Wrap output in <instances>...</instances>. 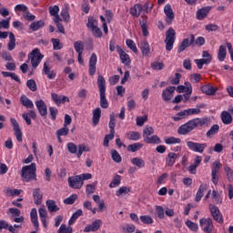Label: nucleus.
I'll use <instances>...</instances> for the list:
<instances>
[{
	"label": "nucleus",
	"instance_id": "1",
	"mask_svg": "<svg viewBox=\"0 0 233 233\" xmlns=\"http://www.w3.org/2000/svg\"><path fill=\"white\" fill-rule=\"evenodd\" d=\"M198 127H210V118L208 117H203V118H193L189 121H187V123L181 125L178 128H177V134H179V136H187V134H190V132H192V130H196V128H198Z\"/></svg>",
	"mask_w": 233,
	"mask_h": 233
},
{
	"label": "nucleus",
	"instance_id": "2",
	"mask_svg": "<svg viewBox=\"0 0 233 233\" xmlns=\"http://www.w3.org/2000/svg\"><path fill=\"white\" fill-rule=\"evenodd\" d=\"M35 163L23 167L21 173L23 181L25 183H30V181H37V175L35 174Z\"/></svg>",
	"mask_w": 233,
	"mask_h": 233
},
{
	"label": "nucleus",
	"instance_id": "3",
	"mask_svg": "<svg viewBox=\"0 0 233 233\" xmlns=\"http://www.w3.org/2000/svg\"><path fill=\"white\" fill-rule=\"evenodd\" d=\"M97 85L100 92V106L101 108H108V100H106V80L101 75L97 77Z\"/></svg>",
	"mask_w": 233,
	"mask_h": 233
},
{
	"label": "nucleus",
	"instance_id": "4",
	"mask_svg": "<svg viewBox=\"0 0 233 233\" xmlns=\"http://www.w3.org/2000/svg\"><path fill=\"white\" fill-rule=\"evenodd\" d=\"M164 43L166 44V50H167V52H170L172 48H174V43H176V30H174V28L170 27L166 32Z\"/></svg>",
	"mask_w": 233,
	"mask_h": 233
},
{
	"label": "nucleus",
	"instance_id": "5",
	"mask_svg": "<svg viewBox=\"0 0 233 233\" xmlns=\"http://www.w3.org/2000/svg\"><path fill=\"white\" fill-rule=\"evenodd\" d=\"M200 228L205 233L214 232V221L210 218H203L199 220Z\"/></svg>",
	"mask_w": 233,
	"mask_h": 233
},
{
	"label": "nucleus",
	"instance_id": "6",
	"mask_svg": "<svg viewBox=\"0 0 233 233\" xmlns=\"http://www.w3.org/2000/svg\"><path fill=\"white\" fill-rule=\"evenodd\" d=\"M7 215L10 217V219L15 223H24L25 218L21 216V210L15 208H10L7 210Z\"/></svg>",
	"mask_w": 233,
	"mask_h": 233
},
{
	"label": "nucleus",
	"instance_id": "7",
	"mask_svg": "<svg viewBox=\"0 0 233 233\" xmlns=\"http://www.w3.org/2000/svg\"><path fill=\"white\" fill-rule=\"evenodd\" d=\"M9 35V42L7 44V49L9 52H12V50H15V35L12 32H2L0 31V39H6Z\"/></svg>",
	"mask_w": 233,
	"mask_h": 233
},
{
	"label": "nucleus",
	"instance_id": "8",
	"mask_svg": "<svg viewBox=\"0 0 233 233\" xmlns=\"http://www.w3.org/2000/svg\"><path fill=\"white\" fill-rule=\"evenodd\" d=\"M221 167H223V165H221L219 163V161L216 160L211 167V180L212 183H214L215 185H218V183L219 182V170L221 169Z\"/></svg>",
	"mask_w": 233,
	"mask_h": 233
},
{
	"label": "nucleus",
	"instance_id": "9",
	"mask_svg": "<svg viewBox=\"0 0 233 233\" xmlns=\"http://www.w3.org/2000/svg\"><path fill=\"white\" fill-rule=\"evenodd\" d=\"M209 212L215 221L217 223H223V214H221V211L219 210V208L214 204L208 205Z\"/></svg>",
	"mask_w": 233,
	"mask_h": 233
},
{
	"label": "nucleus",
	"instance_id": "10",
	"mask_svg": "<svg viewBox=\"0 0 233 233\" xmlns=\"http://www.w3.org/2000/svg\"><path fill=\"white\" fill-rule=\"evenodd\" d=\"M29 58L31 59L33 68H37L39 63H41V60L43 59V55L39 52V49H34L31 52Z\"/></svg>",
	"mask_w": 233,
	"mask_h": 233
},
{
	"label": "nucleus",
	"instance_id": "11",
	"mask_svg": "<svg viewBox=\"0 0 233 233\" xmlns=\"http://www.w3.org/2000/svg\"><path fill=\"white\" fill-rule=\"evenodd\" d=\"M187 147L189 150H192L193 152H198L199 154H203L205 152V148H207L206 143H198V142H192L188 141L187 142Z\"/></svg>",
	"mask_w": 233,
	"mask_h": 233
},
{
	"label": "nucleus",
	"instance_id": "12",
	"mask_svg": "<svg viewBox=\"0 0 233 233\" xmlns=\"http://www.w3.org/2000/svg\"><path fill=\"white\" fill-rule=\"evenodd\" d=\"M195 39L196 37L194 35H189L187 38H184L178 46V54L185 52L188 46H192V45H194Z\"/></svg>",
	"mask_w": 233,
	"mask_h": 233
},
{
	"label": "nucleus",
	"instance_id": "13",
	"mask_svg": "<svg viewBox=\"0 0 233 233\" xmlns=\"http://www.w3.org/2000/svg\"><path fill=\"white\" fill-rule=\"evenodd\" d=\"M10 121L13 126V130L15 132L16 140L18 141V143H21L23 141V132L21 131V127H19V123H17V120H15V118H11Z\"/></svg>",
	"mask_w": 233,
	"mask_h": 233
},
{
	"label": "nucleus",
	"instance_id": "14",
	"mask_svg": "<svg viewBox=\"0 0 233 233\" xmlns=\"http://www.w3.org/2000/svg\"><path fill=\"white\" fill-rule=\"evenodd\" d=\"M164 13L166 15V23L167 25H171L174 21L176 15H174V10H172V6L170 4H167L164 7Z\"/></svg>",
	"mask_w": 233,
	"mask_h": 233
},
{
	"label": "nucleus",
	"instance_id": "15",
	"mask_svg": "<svg viewBox=\"0 0 233 233\" xmlns=\"http://www.w3.org/2000/svg\"><path fill=\"white\" fill-rule=\"evenodd\" d=\"M68 185L71 188H82L84 182L79 176L68 177Z\"/></svg>",
	"mask_w": 233,
	"mask_h": 233
},
{
	"label": "nucleus",
	"instance_id": "16",
	"mask_svg": "<svg viewBox=\"0 0 233 233\" xmlns=\"http://www.w3.org/2000/svg\"><path fill=\"white\" fill-rule=\"evenodd\" d=\"M51 97H52L54 103L57 106H59L61 105V103L63 105H65L66 102L70 103V98H68V96H66L57 95L56 93H51Z\"/></svg>",
	"mask_w": 233,
	"mask_h": 233
},
{
	"label": "nucleus",
	"instance_id": "17",
	"mask_svg": "<svg viewBox=\"0 0 233 233\" xmlns=\"http://www.w3.org/2000/svg\"><path fill=\"white\" fill-rule=\"evenodd\" d=\"M174 92H176V86H168L165 90L162 91V98L166 103L168 101H172V97H174Z\"/></svg>",
	"mask_w": 233,
	"mask_h": 233
},
{
	"label": "nucleus",
	"instance_id": "18",
	"mask_svg": "<svg viewBox=\"0 0 233 233\" xmlns=\"http://www.w3.org/2000/svg\"><path fill=\"white\" fill-rule=\"evenodd\" d=\"M102 224H103V221H101V219H96L93 221L92 224L87 225L85 228L84 232H97V230L101 228Z\"/></svg>",
	"mask_w": 233,
	"mask_h": 233
},
{
	"label": "nucleus",
	"instance_id": "19",
	"mask_svg": "<svg viewBox=\"0 0 233 233\" xmlns=\"http://www.w3.org/2000/svg\"><path fill=\"white\" fill-rule=\"evenodd\" d=\"M116 52L122 63L128 66L130 65V56H128V54H127L119 46H116Z\"/></svg>",
	"mask_w": 233,
	"mask_h": 233
},
{
	"label": "nucleus",
	"instance_id": "20",
	"mask_svg": "<svg viewBox=\"0 0 233 233\" xmlns=\"http://www.w3.org/2000/svg\"><path fill=\"white\" fill-rule=\"evenodd\" d=\"M96 65H97V55L92 53L89 58V76L96 74Z\"/></svg>",
	"mask_w": 233,
	"mask_h": 233
},
{
	"label": "nucleus",
	"instance_id": "21",
	"mask_svg": "<svg viewBox=\"0 0 233 233\" xmlns=\"http://www.w3.org/2000/svg\"><path fill=\"white\" fill-rule=\"evenodd\" d=\"M210 10H212V6H205L197 11V19L198 21H203L207 15L210 13Z\"/></svg>",
	"mask_w": 233,
	"mask_h": 233
},
{
	"label": "nucleus",
	"instance_id": "22",
	"mask_svg": "<svg viewBox=\"0 0 233 233\" xmlns=\"http://www.w3.org/2000/svg\"><path fill=\"white\" fill-rule=\"evenodd\" d=\"M35 106L43 117L48 114L47 108H46V104L43 100H37L35 101Z\"/></svg>",
	"mask_w": 233,
	"mask_h": 233
},
{
	"label": "nucleus",
	"instance_id": "23",
	"mask_svg": "<svg viewBox=\"0 0 233 233\" xmlns=\"http://www.w3.org/2000/svg\"><path fill=\"white\" fill-rule=\"evenodd\" d=\"M180 154H176L174 152L168 153L167 157H166L167 167H174V165L176 164V159H177V157H180Z\"/></svg>",
	"mask_w": 233,
	"mask_h": 233
},
{
	"label": "nucleus",
	"instance_id": "24",
	"mask_svg": "<svg viewBox=\"0 0 233 233\" xmlns=\"http://www.w3.org/2000/svg\"><path fill=\"white\" fill-rule=\"evenodd\" d=\"M200 89L207 96H216V92H218V87H214L212 85L202 86Z\"/></svg>",
	"mask_w": 233,
	"mask_h": 233
},
{
	"label": "nucleus",
	"instance_id": "25",
	"mask_svg": "<svg viewBox=\"0 0 233 233\" xmlns=\"http://www.w3.org/2000/svg\"><path fill=\"white\" fill-rule=\"evenodd\" d=\"M140 50L142 52V56L148 57V56H150V44H148L147 40H143L140 43Z\"/></svg>",
	"mask_w": 233,
	"mask_h": 233
},
{
	"label": "nucleus",
	"instance_id": "26",
	"mask_svg": "<svg viewBox=\"0 0 233 233\" xmlns=\"http://www.w3.org/2000/svg\"><path fill=\"white\" fill-rule=\"evenodd\" d=\"M33 199L35 205H41V203H43V194L41 193V189L39 188L34 189Z\"/></svg>",
	"mask_w": 233,
	"mask_h": 233
},
{
	"label": "nucleus",
	"instance_id": "27",
	"mask_svg": "<svg viewBox=\"0 0 233 233\" xmlns=\"http://www.w3.org/2000/svg\"><path fill=\"white\" fill-rule=\"evenodd\" d=\"M43 74H45V76H46L49 79H56V71L51 70L46 62L44 64Z\"/></svg>",
	"mask_w": 233,
	"mask_h": 233
},
{
	"label": "nucleus",
	"instance_id": "28",
	"mask_svg": "<svg viewBox=\"0 0 233 233\" xmlns=\"http://www.w3.org/2000/svg\"><path fill=\"white\" fill-rule=\"evenodd\" d=\"M141 12H143V5H141V4H136L130 8V14L131 15H134V17H139Z\"/></svg>",
	"mask_w": 233,
	"mask_h": 233
},
{
	"label": "nucleus",
	"instance_id": "29",
	"mask_svg": "<svg viewBox=\"0 0 233 233\" xmlns=\"http://www.w3.org/2000/svg\"><path fill=\"white\" fill-rule=\"evenodd\" d=\"M99 119H101V108L97 107L93 110V125L94 127L99 125Z\"/></svg>",
	"mask_w": 233,
	"mask_h": 233
},
{
	"label": "nucleus",
	"instance_id": "30",
	"mask_svg": "<svg viewBox=\"0 0 233 233\" xmlns=\"http://www.w3.org/2000/svg\"><path fill=\"white\" fill-rule=\"evenodd\" d=\"M145 143H147L149 145H160L161 138L157 137V135H154L151 137H147V138H144Z\"/></svg>",
	"mask_w": 233,
	"mask_h": 233
},
{
	"label": "nucleus",
	"instance_id": "31",
	"mask_svg": "<svg viewBox=\"0 0 233 233\" xmlns=\"http://www.w3.org/2000/svg\"><path fill=\"white\" fill-rule=\"evenodd\" d=\"M206 190H207V185H205V184L200 185V187L197 192L196 198H195V201L197 203H199V201H201V198H203V196H205Z\"/></svg>",
	"mask_w": 233,
	"mask_h": 233
},
{
	"label": "nucleus",
	"instance_id": "32",
	"mask_svg": "<svg viewBox=\"0 0 233 233\" xmlns=\"http://www.w3.org/2000/svg\"><path fill=\"white\" fill-rule=\"evenodd\" d=\"M20 102L25 108H34V102L25 95L20 97Z\"/></svg>",
	"mask_w": 233,
	"mask_h": 233
},
{
	"label": "nucleus",
	"instance_id": "33",
	"mask_svg": "<svg viewBox=\"0 0 233 233\" xmlns=\"http://www.w3.org/2000/svg\"><path fill=\"white\" fill-rule=\"evenodd\" d=\"M31 221L36 230H39V221H37V209L33 208L30 213Z\"/></svg>",
	"mask_w": 233,
	"mask_h": 233
},
{
	"label": "nucleus",
	"instance_id": "34",
	"mask_svg": "<svg viewBox=\"0 0 233 233\" xmlns=\"http://www.w3.org/2000/svg\"><path fill=\"white\" fill-rule=\"evenodd\" d=\"M227 57V47L225 46H220L218 52V59L220 62L225 61Z\"/></svg>",
	"mask_w": 233,
	"mask_h": 233
},
{
	"label": "nucleus",
	"instance_id": "35",
	"mask_svg": "<svg viewBox=\"0 0 233 233\" xmlns=\"http://www.w3.org/2000/svg\"><path fill=\"white\" fill-rule=\"evenodd\" d=\"M221 120H222V123H224V125H230V123H232L233 121L232 116L229 115V113L227 111H223L221 113Z\"/></svg>",
	"mask_w": 233,
	"mask_h": 233
},
{
	"label": "nucleus",
	"instance_id": "36",
	"mask_svg": "<svg viewBox=\"0 0 233 233\" xmlns=\"http://www.w3.org/2000/svg\"><path fill=\"white\" fill-rule=\"evenodd\" d=\"M127 137L131 141H137L141 138V134L137 131H130L127 134Z\"/></svg>",
	"mask_w": 233,
	"mask_h": 233
},
{
	"label": "nucleus",
	"instance_id": "37",
	"mask_svg": "<svg viewBox=\"0 0 233 233\" xmlns=\"http://www.w3.org/2000/svg\"><path fill=\"white\" fill-rule=\"evenodd\" d=\"M188 110L185 109L183 111H180L176 115V116H173L174 121H181V119H185V117H188Z\"/></svg>",
	"mask_w": 233,
	"mask_h": 233
},
{
	"label": "nucleus",
	"instance_id": "38",
	"mask_svg": "<svg viewBox=\"0 0 233 233\" xmlns=\"http://www.w3.org/2000/svg\"><path fill=\"white\" fill-rule=\"evenodd\" d=\"M46 207L49 212H57L59 210V207H57V205L56 204V201L54 200H47Z\"/></svg>",
	"mask_w": 233,
	"mask_h": 233
},
{
	"label": "nucleus",
	"instance_id": "39",
	"mask_svg": "<svg viewBox=\"0 0 233 233\" xmlns=\"http://www.w3.org/2000/svg\"><path fill=\"white\" fill-rule=\"evenodd\" d=\"M45 26V22L43 21H37V22H33L30 25L29 28L33 30V32H37L40 28H43Z\"/></svg>",
	"mask_w": 233,
	"mask_h": 233
},
{
	"label": "nucleus",
	"instance_id": "40",
	"mask_svg": "<svg viewBox=\"0 0 233 233\" xmlns=\"http://www.w3.org/2000/svg\"><path fill=\"white\" fill-rule=\"evenodd\" d=\"M132 165L137 167L138 168H143L145 167V160L140 157H134L131 159Z\"/></svg>",
	"mask_w": 233,
	"mask_h": 233
},
{
	"label": "nucleus",
	"instance_id": "41",
	"mask_svg": "<svg viewBox=\"0 0 233 233\" xmlns=\"http://www.w3.org/2000/svg\"><path fill=\"white\" fill-rule=\"evenodd\" d=\"M142 21H140L142 34L144 37H147V35H148V28L147 26V16H142Z\"/></svg>",
	"mask_w": 233,
	"mask_h": 233
},
{
	"label": "nucleus",
	"instance_id": "42",
	"mask_svg": "<svg viewBox=\"0 0 233 233\" xmlns=\"http://www.w3.org/2000/svg\"><path fill=\"white\" fill-rule=\"evenodd\" d=\"M80 216H83V210L78 209L72 215L71 218L68 221V225H74V223H76V220L80 218Z\"/></svg>",
	"mask_w": 233,
	"mask_h": 233
},
{
	"label": "nucleus",
	"instance_id": "43",
	"mask_svg": "<svg viewBox=\"0 0 233 233\" xmlns=\"http://www.w3.org/2000/svg\"><path fill=\"white\" fill-rule=\"evenodd\" d=\"M74 48L77 54H83V52H85V45L82 41L75 42Z\"/></svg>",
	"mask_w": 233,
	"mask_h": 233
},
{
	"label": "nucleus",
	"instance_id": "44",
	"mask_svg": "<svg viewBox=\"0 0 233 233\" xmlns=\"http://www.w3.org/2000/svg\"><path fill=\"white\" fill-rule=\"evenodd\" d=\"M165 143L166 145H177L181 143V138H177L175 137H166Z\"/></svg>",
	"mask_w": 233,
	"mask_h": 233
},
{
	"label": "nucleus",
	"instance_id": "45",
	"mask_svg": "<svg viewBox=\"0 0 233 233\" xmlns=\"http://www.w3.org/2000/svg\"><path fill=\"white\" fill-rule=\"evenodd\" d=\"M154 134V127L150 126H147L143 130V137L144 139H147V137H150Z\"/></svg>",
	"mask_w": 233,
	"mask_h": 233
},
{
	"label": "nucleus",
	"instance_id": "46",
	"mask_svg": "<svg viewBox=\"0 0 233 233\" xmlns=\"http://www.w3.org/2000/svg\"><path fill=\"white\" fill-rule=\"evenodd\" d=\"M86 26L89 30L93 31L95 28H97V20L94 19V17H89Z\"/></svg>",
	"mask_w": 233,
	"mask_h": 233
},
{
	"label": "nucleus",
	"instance_id": "47",
	"mask_svg": "<svg viewBox=\"0 0 233 233\" xmlns=\"http://www.w3.org/2000/svg\"><path fill=\"white\" fill-rule=\"evenodd\" d=\"M140 148H143V144L141 143H135L127 146V150L129 152H137V150H140Z\"/></svg>",
	"mask_w": 233,
	"mask_h": 233
},
{
	"label": "nucleus",
	"instance_id": "48",
	"mask_svg": "<svg viewBox=\"0 0 233 233\" xmlns=\"http://www.w3.org/2000/svg\"><path fill=\"white\" fill-rule=\"evenodd\" d=\"M121 185V176L116 175L114 180L109 184L110 188H116V187H119Z\"/></svg>",
	"mask_w": 233,
	"mask_h": 233
},
{
	"label": "nucleus",
	"instance_id": "49",
	"mask_svg": "<svg viewBox=\"0 0 233 233\" xmlns=\"http://www.w3.org/2000/svg\"><path fill=\"white\" fill-rule=\"evenodd\" d=\"M140 221L144 223V225H152V223H154V219L148 215L140 216Z\"/></svg>",
	"mask_w": 233,
	"mask_h": 233
},
{
	"label": "nucleus",
	"instance_id": "50",
	"mask_svg": "<svg viewBox=\"0 0 233 233\" xmlns=\"http://www.w3.org/2000/svg\"><path fill=\"white\" fill-rule=\"evenodd\" d=\"M219 132V126L218 125H214L208 132H207V137H212V136H216Z\"/></svg>",
	"mask_w": 233,
	"mask_h": 233
},
{
	"label": "nucleus",
	"instance_id": "51",
	"mask_svg": "<svg viewBox=\"0 0 233 233\" xmlns=\"http://www.w3.org/2000/svg\"><path fill=\"white\" fill-rule=\"evenodd\" d=\"M0 57H2L4 61H14L12 55L8 51L3 50L2 52H0Z\"/></svg>",
	"mask_w": 233,
	"mask_h": 233
},
{
	"label": "nucleus",
	"instance_id": "52",
	"mask_svg": "<svg viewBox=\"0 0 233 233\" xmlns=\"http://www.w3.org/2000/svg\"><path fill=\"white\" fill-rule=\"evenodd\" d=\"M96 187H97V181H95L92 184H88L86 188V194H94V192H96Z\"/></svg>",
	"mask_w": 233,
	"mask_h": 233
},
{
	"label": "nucleus",
	"instance_id": "53",
	"mask_svg": "<svg viewBox=\"0 0 233 233\" xmlns=\"http://www.w3.org/2000/svg\"><path fill=\"white\" fill-rule=\"evenodd\" d=\"M195 63L198 66V68L201 70V68H203V65H208V63H210V60L207 58L196 59Z\"/></svg>",
	"mask_w": 233,
	"mask_h": 233
},
{
	"label": "nucleus",
	"instance_id": "54",
	"mask_svg": "<svg viewBox=\"0 0 233 233\" xmlns=\"http://www.w3.org/2000/svg\"><path fill=\"white\" fill-rule=\"evenodd\" d=\"M156 213H157L158 219H165V208H163V207L157 206Z\"/></svg>",
	"mask_w": 233,
	"mask_h": 233
},
{
	"label": "nucleus",
	"instance_id": "55",
	"mask_svg": "<svg viewBox=\"0 0 233 233\" xmlns=\"http://www.w3.org/2000/svg\"><path fill=\"white\" fill-rule=\"evenodd\" d=\"M224 170L227 174L228 180L229 181V183H233V170H232V168H230V167H228V166H225Z\"/></svg>",
	"mask_w": 233,
	"mask_h": 233
},
{
	"label": "nucleus",
	"instance_id": "56",
	"mask_svg": "<svg viewBox=\"0 0 233 233\" xmlns=\"http://www.w3.org/2000/svg\"><path fill=\"white\" fill-rule=\"evenodd\" d=\"M111 156H112V159H113V161H115V163H121V155H119L117 150H116V149L111 150Z\"/></svg>",
	"mask_w": 233,
	"mask_h": 233
},
{
	"label": "nucleus",
	"instance_id": "57",
	"mask_svg": "<svg viewBox=\"0 0 233 233\" xmlns=\"http://www.w3.org/2000/svg\"><path fill=\"white\" fill-rule=\"evenodd\" d=\"M26 86L32 92H35V90H37V85L35 84V80H34V79L27 80Z\"/></svg>",
	"mask_w": 233,
	"mask_h": 233
},
{
	"label": "nucleus",
	"instance_id": "58",
	"mask_svg": "<svg viewBox=\"0 0 233 233\" xmlns=\"http://www.w3.org/2000/svg\"><path fill=\"white\" fill-rule=\"evenodd\" d=\"M186 226L187 228H189L190 230H192L193 232H198V224L190 221V220H187L186 221Z\"/></svg>",
	"mask_w": 233,
	"mask_h": 233
},
{
	"label": "nucleus",
	"instance_id": "59",
	"mask_svg": "<svg viewBox=\"0 0 233 233\" xmlns=\"http://www.w3.org/2000/svg\"><path fill=\"white\" fill-rule=\"evenodd\" d=\"M127 46H128L130 48V50H132V52H134L135 54H137V46H136V43H134L133 40L127 39L126 41Z\"/></svg>",
	"mask_w": 233,
	"mask_h": 233
},
{
	"label": "nucleus",
	"instance_id": "60",
	"mask_svg": "<svg viewBox=\"0 0 233 233\" xmlns=\"http://www.w3.org/2000/svg\"><path fill=\"white\" fill-rule=\"evenodd\" d=\"M128 192H130V187H121L118 190H116V195L117 196V198L123 196V194H128Z\"/></svg>",
	"mask_w": 233,
	"mask_h": 233
},
{
	"label": "nucleus",
	"instance_id": "61",
	"mask_svg": "<svg viewBox=\"0 0 233 233\" xmlns=\"http://www.w3.org/2000/svg\"><path fill=\"white\" fill-rule=\"evenodd\" d=\"M151 68L153 70H163V68H165V64L163 62H153L151 64Z\"/></svg>",
	"mask_w": 233,
	"mask_h": 233
},
{
	"label": "nucleus",
	"instance_id": "62",
	"mask_svg": "<svg viewBox=\"0 0 233 233\" xmlns=\"http://www.w3.org/2000/svg\"><path fill=\"white\" fill-rule=\"evenodd\" d=\"M73 229L70 227H66V225L62 224L57 231V233H72Z\"/></svg>",
	"mask_w": 233,
	"mask_h": 233
},
{
	"label": "nucleus",
	"instance_id": "63",
	"mask_svg": "<svg viewBox=\"0 0 233 233\" xmlns=\"http://www.w3.org/2000/svg\"><path fill=\"white\" fill-rule=\"evenodd\" d=\"M68 132H70V129H68V127L64 126L62 128L56 131V136H68Z\"/></svg>",
	"mask_w": 233,
	"mask_h": 233
},
{
	"label": "nucleus",
	"instance_id": "64",
	"mask_svg": "<svg viewBox=\"0 0 233 233\" xmlns=\"http://www.w3.org/2000/svg\"><path fill=\"white\" fill-rule=\"evenodd\" d=\"M122 228H123V232H125V233L136 232V227L134 225L127 224L125 227H123Z\"/></svg>",
	"mask_w": 233,
	"mask_h": 233
}]
</instances>
